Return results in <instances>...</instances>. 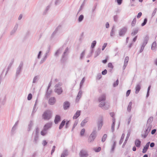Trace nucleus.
I'll return each mask as SVG.
<instances>
[{"label": "nucleus", "mask_w": 157, "mask_h": 157, "mask_svg": "<svg viewBox=\"0 0 157 157\" xmlns=\"http://www.w3.org/2000/svg\"><path fill=\"white\" fill-rule=\"evenodd\" d=\"M63 50V47L60 48L56 52L54 56L56 57L58 56L59 54L61 53V52Z\"/></svg>", "instance_id": "23"}, {"label": "nucleus", "mask_w": 157, "mask_h": 157, "mask_svg": "<svg viewBox=\"0 0 157 157\" xmlns=\"http://www.w3.org/2000/svg\"><path fill=\"white\" fill-rule=\"evenodd\" d=\"M54 91L56 94L58 95H60L63 92V90L62 87L57 88H55Z\"/></svg>", "instance_id": "6"}, {"label": "nucleus", "mask_w": 157, "mask_h": 157, "mask_svg": "<svg viewBox=\"0 0 157 157\" xmlns=\"http://www.w3.org/2000/svg\"><path fill=\"white\" fill-rule=\"evenodd\" d=\"M23 66V63L22 61L20 62L18 67L17 68L16 72V76L17 77L21 73Z\"/></svg>", "instance_id": "3"}, {"label": "nucleus", "mask_w": 157, "mask_h": 157, "mask_svg": "<svg viewBox=\"0 0 157 157\" xmlns=\"http://www.w3.org/2000/svg\"><path fill=\"white\" fill-rule=\"evenodd\" d=\"M47 133V131L44 130V129L43 130L41 131L40 134L41 135L44 136Z\"/></svg>", "instance_id": "44"}, {"label": "nucleus", "mask_w": 157, "mask_h": 157, "mask_svg": "<svg viewBox=\"0 0 157 157\" xmlns=\"http://www.w3.org/2000/svg\"><path fill=\"white\" fill-rule=\"evenodd\" d=\"M108 56H106V59L105 60H103L102 61V63L104 64L106 63L107 62V59H108Z\"/></svg>", "instance_id": "56"}, {"label": "nucleus", "mask_w": 157, "mask_h": 157, "mask_svg": "<svg viewBox=\"0 0 157 157\" xmlns=\"http://www.w3.org/2000/svg\"><path fill=\"white\" fill-rule=\"evenodd\" d=\"M115 123H113L111 125V129L112 131V132H113L114 131V126H115Z\"/></svg>", "instance_id": "57"}, {"label": "nucleus", "mask_w": 157, "mask_h": 157, "mask_svg": "<svg viewBox=\"0 0 157 157\" xmlns=\"http://www.w3.org/2000/svg\"><path fill=\"white\" fill-rule=\"evenodd\" d=\"M147 129H146L147 131L150 132L151 129V128L152 125L151 124H149V125L147 124Z\"/></svg>", "instance_id": "40"}, {"label": "nucleus", "mask_w": 157, "mask_h": 157, "mask_svg": "<svg viewBox=\"0 0 157 157\" xmlns=\"http://www.w3.org/2000/svg\"><path fill=\"white\" fill-rule=\"evenodd\" d=\"M85 53V51L84 50L81 54L80 56V59H82Z\"/></svg>", "instance_id": "55"}, {"label": "nucleus", "mask_w": 157, "mask_h": 157, "mask_svg": "<svg viewBox=\"0 0 157 157\" xmlns=\"http://www.w3.org/2000/svg\"><path fill=\"white\" fill-rule=\"evenodd\" d=\"M149 132L147 131V130H146L145 131V133L144 135H141V136L142 137H143L144 138H146V137L147 136Z\"/></svg>", "instance_id": "45"}, {"label": "nucleus", "mask_w": 157, "mask_h": 157, "mask_svg": "<svg viewBox=\"0 0 157 157\" xmlns=\"http://www.w3.org/2000/svg\"><path fill=\"white\" fill-rule=\"evenodd\" d=\"M50 47H49L48 48L47 50H46V53L44 56H45V57H46V58L49 55V54L50 52Z\"/></svg>", "instance_id": "32"}, {"label": "nucleus", "mask_w": 157, "mask_h": 157, "mask_svg": "<svg viewBox=\"0 0 157 157\" xmlns=\"http://www.w3.org/2000/svg\"><path fill=\"white\" fill-rule=\"evenodd\" d=\"M64 52L68 54L69 53V49L68 47H67L64 51Z\"/></svg>", "instance_id": "63"}, {"label": "nucleus", "mask_w": 157, "mask_h": 157, "mask_svg": "<svg viewBox=\"0 0 157 157\" xmlns=\"http://www.w3.org/2000/svg\"><path fill=\"white\" fill-rule=\"evenodd\" d=\"M107 44V43H105L102 46V50H104V49L106 47Z\"/></svg>", "instance_id": "64"}, {"label": "nucleus", "mask_w": 157, "mask_h": 157, "mask_svg": "<svg viewBox=\"0 0 157 157\" xmlns=\"http://www.w3.org/2000/svg\"><path fill=\"white\" fill-rule=\"evenodd\" d=\"M115 147L112 146V147L110 151L111 153H113L114 152Z\"/></svg>", "instance_id": "61"}, {"label": "nucleus", "mask_w": 157, "mask_h": 157, "mask_svg": "<svg viewBox=\"0 0 157 157\" xmlns=\"http://www.w3.org/2000/svg\"><path fill=\"white\" fill-rule=\"evenodd\" d=\"M84 79H85L84 78H83L82 79V80L80 82V88H81L82 87V86L83 85V83L84 82V80H85Z\"/></svg>", "instance_id": "53"}, {"label": "nucleus", "mask_w": 157, "mask_h": 157, "mask_svg": "<svg viewBox=\"0 0 157 157\" xmlns=\"http://www.w3.org/2000/svg\"><path fill=\"white\" fill-rule=\"evenodd\" d=\"M18 27V25L17 24H16L14 26L13 30L10 32V34L11 35H12L14 34L17 29Z\"/></svg>", "instance_id": "12"}, {"label": "nucleus", "mask_w": 157, "mask_h": 157, "mask_svg": "<svg viewBox=\"0 0 157 157\" xmlns=\"http://www.w3.org/2000/svg\"><path fill=\"white\" fill-rule=\"evenodd\" d=\"M38 78V77L37 76H35L34 77L33 81V83H35L36 82Z\"/></svg>", "instance_id": "52"}, {"label": "nucleus", "mask_w": 157, "mask_h": 157, "mask_svg": "<svg viewBox=\"0 0 157 157\" xmlns=\"http://www.w3.org/2000/svg\"><path fill=\"white\" fill-rule=\"evenodd\" d=\"M32 94H29L28 96L27 99L28 100H30L32 99Z\"/></svg>", "instance_id": "58"}, {"label": "nucleus", "mask_w": 157, "mask_h": 157, "mask_svg": "<svg viewBox=\"0 0 157 157\" xmlns=\"http://www.w3.org/2000/svg\"><path fill=\"white\" fill-rule=\"evenodd\" d=\"M33 121H30L28 125V128L27 129V131H29L31 130V128L33 125Z\"/></svg>", "instance_id": "22"}, {"label": "nucleus", "mask_w": 157, "mask_h": 157, "mask_svg": "<svg viewBox=\"0 0 157 157\" xmlns=\"http://www.w3.org/2000/svg\"><path fill=\"white\" fill-rule=\"evenodd\" d=\"M115 27L114 26H113L112 29L110 33V36L111 37H112L114 36L115 34Z\"/></svg>", "instance_id": "19"}, {"label": "nucleus", "mask_w": 157, "mask_h": 157, "mask_svg": "<svg viewBox=\"0 0 157 157\" xmlns=\"http://www.w3.org/2000/svg\"><path fill=\"white\" fill-rule=\"evenodd\" d=\"M157 46L156 43L155 41L152 44L151 47V49L152 50H155Z\"/></svg>", "instance_id": "34"}, {"label": "nucleus", "mask_w": 157, "mask_h": 157, "mask_svg": "<svg viewBox=\"0 0 157 157\" xmlns=\"http://www.w3.org/2000/svg\"><path fill=\"white\" fill-rule=\"evenodd\" d=\"M47 58H46V57H45L44 56V57L41 59L40 61V64H41L43 63L46 60Z\"/></svg>", "instance_id": "46"}, {"label": "nucleus", "mask_w": 157, "mask_h": 157, "mask_svg": "<svg viewBox=\"0 0 157 157\" xmlns=\"http://www.w3.org/2000/svg\"><path fill=\"white\" fill-rule=\"evenodd\" d=\"M97 6V5H95L92 8L91 10V12L92 14H93L94 13V12L96 9Z\"/></svg>", "instance_id": "51"}, {"label": "nucleus", "mask_w": 157, "mask_h": 157, "mask_svg": "<svg viewBox=\"0 0 157 157\" xmlns=\"http://www.w3.org/2000/svg\"><path fill=\"white\" fill-rule=\"evenodd\" d=\"M103 118L102 117H100L98 121L97 124L98 125V130H99L101 129L103 125Z\"/></svg>", "instance_id": "5"}, {"label": "nucleus", "mask_w": 157, "mask_h": 157, "mask_svg": "<svg viewBox=\"0 0 157 157\" xmlns=\"http://www.w3.org/2000/svg\"><path fill=\"white\" fill-rule=\"evenodd\" d=\"M107 73V70L106 69H105L104 71H102L101 74L102 75H105Z\"/></svg>", "instance_id": "62"}, {"label": "nucleus", "mask_w": 157, "mask_h": 157, "mask_svg": "<svg viewBox=\"0 0 157 157\" xmlns=\"http://www.w3.org/2000/svg\"><path fill=\"white\" fill-rule=\"evenodd\" d=\"M130 135V132H128V133L127 134V137L126 138V140L123 144L122 147H123L124 145H125L126 144V143H127V140H128V139L129 138Z\"/></svg>", "instance_id": "33"}, {"label": "nucleus", "mask_w": 157, "mask_h": 157, "mask_svg": "<svg viewBox=\"0 0 157 157\" xmlns=\"http://www.w3.org/2000/svg\"><path fill=\"white\" fill-rule=\"evenodd\" d=\"M96 44V40L93 41L91 45V47L92 48H94Z\"/></svg>", "instance_id": "42"}, {"label": "nucleus", "mask_w": 157, "mask_h": 157, "mask_svg": "<svg viewBox=\"0 0 157 157\" xmlns=\"http://www.w3.org/2000/svg\"><path fill=\"white\" fill-rule=\"evenodd\" d=\"M68 155V151L67 150H64L62 153L61 155H63L65 157L67 156Z\"/></svg>", "instance_id": "30"}, {"label": "nucleus", "mask_w": 157, "mask_h": 157, "mask_svg": "<svg viewBox=\"0 0 157 157\" xmlns=\"http://www.w3.org/2000/svg\"><path fill=\"white\" fill-rule=\"evenodd\" d=\"M39 140V136L38 135H35L33 140V142L35 144H37L38 141Z\"/></svg>", "instance_id": "21"}, {"label": "nucleus", "mask_w": 157, "mask_h": 157, "mask_svg": "<svg viewBox=\"0 0 157 157\" xmlns=\"http://www.w3.org/2000/svg\"><path fill=\"white\" fill-rule=\"evenodd\" d=\"M85 131V129L84 128H83L81 130L80 132V135L81 136H82L84 135Z\"/></svg>", "instance_id": "49"}, {"label": "nucleus", "mask_w": 157, "mask_h": 157, "mask_svg": "<svg viewBox=\"0 0 157 157\" xmlns=\"http://www.w3.org/2000/svg\"><path fill=\"white\" fill-rule=\"evenodd\" d=\"M149 39V37L148 35H147L144 38V42L142 45V46L144 48L145 45L147 44L148 41Z\"/></svg>", "instance_id": "11"}, {"label": "nucleus", "mask_w": 157, "mask_h": 157, "mask_svg": "<svg viewBox=\"0 0 157 157\" xmlns=\"http://www.w3.org/2000/svg\"><path fill=\"white\" fill-rule=\"evenodd\" d=\"M132 103L131 101H130L129 103L128 106L127 107V111L129 112H130L132 108Z\"/></svg>", "instance_id": "31"}, {"label": "nucleus", "mask_w": 157, "mask_h": 157, "mask_svg": "<svg viewBox=\"0 0 157 157\" xmlns=\"http://www.w3.org/2000/svg\"><path fill=\"white\" fill-rule=\"evenodd\" d=\"M108 67H109L111 69H113V66L112 65V64L111 63H108Z\"/></svg>", "instance_id": "54"}, {"label": "nucleus", "mask_w": 157, "mask_h": 157, "mask_svg": "<svg viewBox=\"0 0 157 157\" xmlns=\"http://www.w3.org/2000/svg\"><path fill=\"white\" fill-rule=\"evenodd\" d=\"M56 102V99L54 97H51L49 100V104L51 105H54Z\"/></svg>", "instance_id": "16"}, {"label": "nucleus", "mask_w": 157, "mask_h": 157, "mask_svg": "<svg viewBox=\"0 0 157 157\" xmlns=\"http://www.w3.org/2000/svg\"><path fill=\"white\" fill-rule=\"evenodd\" d=\"M84 16L82 15H80L78 19V21L79 22H81L83 20L84 18Z\"/></svg>", "instance_id": "41"}, {"label": "nucleus", "mask_w": 157, "mask_h": 157, "mask_svg": "<svg viewBox=\"0 0 157 157\" xmlns=\"http://www.w3.org/2000/svg\"><path fill=\"white\" fill-rule=\"evenodd\" d=\"M65 124V121L64 120H63L61 123H60L59 127V129H61L63 126Z\"/></svg>", "instance_id": "29"}, {"label": "nucleus", "mask_w": 157, "mask_h": 157, "mask_svg": "<svg viewBox=\"0 0 157 157\" xmlns=\"http://www.w3.org/2000/svg\"><path fill=\"white\" fill-rule=\"evenodd\" d=\"M100 102V103L99 105V107H101V108H102V107H103V108H102L103 109H105V110H106V109H108V107H104V106H105V101H101V102Z\"/></svg>", "instance_id": "18"}, {"label": "nucleus", "mask_w": 157, "mask_h": 157, "mask_svg": "<svg viewBox=\"0 0 157 157\" xmlns=\"http://www.w3.org/2000/svg\"><path fill=\"white\" fill-rule=\"evenodd\" d=\"M70 104L69 101H65L63 104V109L64 110H67L68 109L70 106Z\"/></svg>", "instance_id": "8"}, {"label": "nucleus", "mask_w": 157, "mask_h": 157, "mask_svg": "<svg viewBox=\"0 0 157 157\" xmlns=\"http://www.w3.org/2000/svg\"><path fill=\"white\" fill-rule=\"evenodd\" d=\"M153 117H150L147 120V124L149 125V124H151V123L153 120Z\"/></svg>", "instance_id": "36"}, {"label": "nucleus", "mask_w": 157, "mask_h": 157, "mask_svg": "<svg viewBox=\"0 0 157 157\" xmlns=\"http://www.w3.org/2000/svg\"><path fill=\"white\" fill-rule=\"evenodd\" d=\"M88 119L87 118H86L84 119L81 123V126L82 127L84 126L85 124L88 122Z\"/></svg>", "instance_id": "28"}, {"label": "nucleus", "mask_w": 157, "mask_h": 157, "mask_svg": "<svg viewBox=\"0 0 157 157\" xmlns=\"http://www.w3.org/2000/svg\"><path fill=\"white\" fill-rule=\"evenodd\" d=\"M68 54L66 53H65L64 52H63L61 59V61L63 62H64L66 60V57L67 56Z\"/></svg>", "instance_id": "17"}, {"label": "nucleus", "mask_w": 157, "mask_h": 157, "mask_svg": "<svg viewBox=\"0 0 157 157\" xmlns=\"http://www.w3.org/2000/svg\"><path fill=\"white\" fill-rule=\"evenodd\" d=\"M107 137V135L104 134L102 138L101 141L103 142H104L106 140Z\"/></svg>", "instance_id": "43"}, {"label": "nucleus", "mask_w": 157, "mask_h": 157, "mask_svg": "<svg viewBox=\"0 0 157 157\" xmlns=\"http://www.w3.org/2000/svg\"><path fill=\"white\" fill-rule=\"evenodd\" d=\"M96 128H95L93 129V132L89 136L88 139L89 142H91L94 140L96 137Z\"/></svg>", "instance_id": "2"}, {"label": "nucleus", "mask_w": 157, "mask_h": 157, "mask_svg": "<svg viewBox=\"0 0 157 157\" xmlns=\"http://www.w3.org/2000/svg\"><path fill=\"white\" fill-rule=\"evenodd\" d=\"M118 17L117 15H115L113 17V19L114 20V21L115 22H117L118 20Z\"/></svg>", "instance_id": "60"}, {"label": "nucleus", "mask_w": 157, "mask_h": 157, "mask_svg": "<svg viewBox=\"0 0 157 157\" xmlns=\"http://www.w3.org/2000/svg\"><path fill=\"white\" fill-rule=\"evenodd\" d=\"M128 60L129 57L128 56H126L125 59L124 64H125L127 65Z\"/></svg>", "instance_id": "48"}, {"label": "nucleus", "mask_w": 157, "mask_h": 157, "mask_svg": "<svg viewBox=\"0 0 157 157\" xmlns=\"http://www.w3.org/2000/svg\"><path fill=\"white\" fill-rule=\"evenodd\" d=\"M124 133H123L122 135L121 139L119 141V144L121 145L123 142V141L124 139Z\"/></svg>", "instance_id": "38"}, {"label": "nucleus", "mask_w": 157, "mask_h": 157, "mask_svg": "<svg viewBox=\"0 0 157 157\" xmlns=\"http://www.w3.org/2000/svg\"><path fill=\"white\" fill-rule=\"evenodd\" d=\"M61 26L60 25H59L55 29V31L52 33L51 37H53L56 34L59 29L60 28Z\"/></svg>", "instance_id": "20"}, {"label": "nucleus", "mask_w": 157, "mask_h": 157, "mask_svg": "<svg viewBox=\"0 0 157 157\" xmlns=\"http://www.w3.org/2000/svg\"><path fill=\"white\" fill-rule=\"evenodd\" d=\"M52 112L50 110L45 111L42 115V118L44 120H49L52 116Z\"/></svg>", "instance_id": "1"}, {"label": "nucleus", "mask_w": 157, "mask_h": 157, "mask_svg": "<svg viewBox=\"0 0 157 157\" xmlns=\"http://www.w3.org/2000/svg\"><path fill=\"white\" fill-rule=\"evenodd\" d=\"M135 144L136 147H139L140 146L141 141L139 140L136 139L135 141Z\"/></svg>", "instance_id": "26"}, {"label": "nucleus", "mask_w": 157, "mask_h": 157, "mask_svg": "<svg viewBox=\"0 0 157 157\" xmlns=\"http://www.w3.org/2000/svg\"><path fill=\"white\" fill-rule=\"evenodd\" d=\"M63 84L61 82H59L57 84H56L54 86L55 88H60V87H61V86Z\"/></svg>", "instance_id": "37"}, {"label": "nucleus", "mask_w": 157, "mask_h": 157, "mask_svg": "<svg viewBox=\"0 0 157 157\" xmlns=\"http://www.w3.org/2000/svg\"><path fill=\"white\" fill-rule=\"evenodd\" d=\"M106 99V95L105 94H101L98 98V101L99 102L101 101H105Z\"/></svg>", "instance_id": "10"}, {"label": "nucleus", "mask_w": 157, "mask_h": 157, "mask_svg": "<svg viewBox=\"0 0 157 157\" xmlns=\"http://www.w3.org/2000/svg\"><path fill=\"white\" fill-rule=\"evenodd\" d=\"M147 22V18H145L144 21V22L142 23L141 25L142 26H144L145 25Z\"/></svg>", "instance_id": "47"}, {"label": "nucleus", "mask_w": 157, "mask_h": 157, "mask_svg": "<svg viewBox=\"0 0 157 157\" xmlns=\"http://www.w3.org/2000/svg\"><path fill=\"white\" fill-rule=\"evenodd\" d=\"M138 28L135 29L131 33V35L132 36L135 35L138 33Z\"/></svg>", "instance_id": "27"}, {"label": "nucleus", "mask_w": 157, "mask_h": 157, "mask_svg": "<svg viewBox=\"0 0 157 157\" xmlns=\"http://www.w3.org/2000/svg\"><path fill=\"white\" fill-rule=\"evenodd\" d=\"M136 19L135 17L132 20V22L131 24V25L132 27H134L135 26L136 23Z\"/></svg>", "instance_id": "39"}, {"label": "nucleus", "mask_w": 157, "mask_h": 157, "mask_svg": "<svg viewBox=\"0 0 157 157\" xmlns=\"http://www.w3.org/2000/svg\"><path fill=\"white\" fill-rule=\"evenodd\" d=\"M78 123V121H76L75 122L74 124L73 125V127L71 131H72L75 128V126L77 125V124Z\"/></svg>", "instance_id": "50"}, {"label": "nucleus", "mask_w": 157, "mask_h": 157, "mask_svg": "<svg viewBox=\"0 0 157 157\" xmlns=\"http://www.w3.org/2000/svg\"><path fill=\"white\" fill-rule=\"evenodd\" d=\"M127 30V28L124 27L121 29L119 31V35L121 36H123L124 35Z\"/></svg>", "instance_id": "4"}, {"label": "nucleus", "mask_w": 157, "mask_h": 157, "mask_svg": "<svg viewBox=\"0 0 157 157\" xmlns=\"http://www.w3.org/2000/svg\"><path fill=\"white\" fill-rule=\"evenodd\" d=\"M118 79H117L116 82H114L113 84V86L114 87H116V86L118 84Z\"/></svg>", "instance_id": "59"}, {"label": "nucleus", "mask_w": 157, "mask_h": 157, "mask_svg": "<svg viewBox=\"0 0 157 157\" xmlns=\"http://www.w3.org/2000/svg\"><path fill=\"white\" fill-rule=\"evenodd\" d=\"M141 89V84L140 83L137 84L135 87V93L137 94Z\"/></svg>", "instance_id": "14"}, {"label": "nucleus", "mask_w": 157, "mask_h": 157, "mask_svg": "<svg viewBox=\"0 0 157 157\" xmlns=\"http://www.w3.org/2000/svg\"><path fill=\"white\" fill-rule=\"evenodd\" d=\"M60 117L58 115H56L55 120L54 122L56 124H57L58 123L59 121L60 120Z\"/></svg>", "instance_id": "24"}, {"label": "nucleus", "mask_w": 157, "mask_h": 157, "mask_svg": "<svg viewBox=\"0 0 157 157\" xmlns=\"http://www.w3.org/2000/svg\"><path fill=\"white\" fill-rule=\"evenodd\" d=\"M101 51V48H98L96 51L95 52V55H94V57H96L97 56H98Z\"/></svg>", "instance_id": "25"}, {"label": "nucleus", "mask_w": 157, "mask_h": 157, "mask_svg": "<svg viewBox=\"0 0 157 157\" xmlns=\"http://www.w3.org/2000/svg\"><path fill=\"white\" fill-rule=\"evenodd\" d=\"M81 111L80 110H77L75 114L74 115L73 118L74 119H76L80 115Z\"/></svg>", "instance_id": "15"}, {"label": "nucleus", "mask_w": 157, "mask_h": 157, "mask_svg": "<svg viewBox=\"0 0 157 157\" xmlns=\"http://www.w3.org/2000/svg\"><path fill=\"white\" fill-rule=\"evenodd\" d=\"M52 125V122L48 123L44 125L43 129H44V130L47 131L49 129L51 128Z\"/></svg>", "instance_id": "9"}, {"label": "nucleus", "mask_w": 157, "mask_h": 157, "mask_svg": "<svg viewBox=\"0 0 157 157\" xmlns=\"http://www.w3.org/2000/svg\"><path fill=\"white\" fill-rule=\"evenodd\" d=\"M82 94V91L81 90L79 91L78 95L76 98V101L77 100H79L80 98L81 97V95Z\"/></svg>", "instance_id": "35"}, {"label": "nucleus", "mask_w": 157, "mask_h": 157, "mask_svg": "<svg viewBox=\"0 0 157 157\" xmlns=\"http://www.w3.org/2000/svg\"><path fill=\"white\" fill-rule=\"evenodd\" d=\"M79 155L80 157H86L88 155L87 151L83 150L80 151Z\"/></svg>", "instance_id": "7"}, {"label": "nucleus", "mask_w": 157, "mask_h": 157, "mask_svg": "<svg viewBox=\"0 0 157 157\" xmlns=\"http://www.w3.org/2000/svg\"><path fill=\"white\" fill-rule=\"evenodd\" d=\"M150 143V142H147L146 144V145L144 147V148L143 150V151H142V152L143 153H146L147 150L148 149L149 147Z\"/></svg>", "instance_id": "13"}]
</instances>
